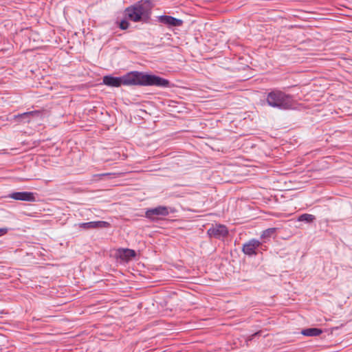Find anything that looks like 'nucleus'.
Masks as SVG:
<instances>
[{"label": "nucleus", "instance_id": "14", "mask_svg": "<svg viewBox=\"0 0 352 352\" xmlns=\"http://www.w3.org/2000/svg\"><path fill=\"white\" fill-rule=\"evenodd\" d=\"M275 232V228H269L263 232L261 238L265 239L270 237Z\"/></svg>", "mask_w": 352, "mask_h": 352}, {"label": "nucleus", "instance_id": "10", "mask_svg": "<svg viewBox=\"0 0 352 352\" xmlns=\"http://www.w3.org/2000/svg\"><path fill=\"white\" fill-rule=\"evenodd\" d=\"M160 21L163 23L170 26H180L183 23L182 20L166 15L160 16Z\"/></svg>", "mask_w": 352, "mask_h": 352}, {"label": "nucleus", "instance_id": "1", "mask_svg": "<svg viewBox=\"0 0 352 352\" xmlns=\"http://www.w3.org/2000/svg\"><path fill=\"white\" fill-rule=\"evenodd\" d=\"M123 85L156 86L168 87L170 82L160 76L140 72H131L122 76Z\"/></svg>", "mask_w": 352, "mask_h": 352}, {"label": "nucleus", "instance_id": "3", "mask_svg": "<svg viewBox=\"0 0 352 352\" xmlns=\"http://www.w3.org/2000/svg\"><path fill=\"white\" fill-rule=\"evenodd\" d=\"M126 16L131 21L138 22L141 21L142 16L144 14V8L141 4H135L133 6L126 8Z\"/></svg>", "mask_w": 352, "mask_h": 352}, {"label": "nucleus", "instance_id": "12", "mask_svg": "<svg viewBox=\"0 0 352 352\" xmlns=\"http://www.w3.org/2000/svg\"><path fill=\"white\" fill-rule=\"evenodd\" d=\"M122 254L121 256L126 259L133 258L136 256V253L134 250L130 249H124L122 250Z\"/></svg>", "mask_w": 352, "mask_h": 352}, {"label": "nucleus", "instance_id": "2", "mask_svg": "<svg viewBox=\"0 0 352 352\" xmlns=\"http://www.w3.org/2000/svg\"><path fill=\"white\" fill-rule=\"evenodd\" d=\"M266 100L267 104L272 107L287 109L293 106L291 96L278 90L269 93Z\"/></svg>", "mask_w": 352, "mask_h": 352}, {"label": "nucleus", "instance_id": "6", "mask_svg": "<svg viewBox=\"0 0 352 352\" xmlns=\"http://www.w3.org/2000/svg\"><path fill=\"white\" fill-rule=\"evenodd\" d=\"M10 197L20 201H35L34 194L31 192H16L10 195Z\"/></svg>", "mask_w": 352, "mask_h": 352}, {"label": "nucleus", "instance_id": "15", "mask_svg": "<svg viewBox=\"0 0 352 352\" xmlns=\"http://www.w3.org/2000/svg\"><path fill=\"white\" fill-rule=\"evenodd\" d=\"M34 113H36V112H34V111L25 112V113H23L22 114L18 115L16 117L17 118H28L29 116H32Z\"/></svg>", "mask_w": 352, "mask_h": 352}, {"label": "nucleus", "instance_id": "9", "mask_svg": "<svg viewBox=\"0 0 352 352\" xmlns=\"http://www.w3.org/2000/svg\"><path fill=\"white\" fill-rule=\"evenodd\" d=\"M102 82L104 85L109 87H119L122 85V76L113 77L111 76H105L103 77Z\"/></svg>", "mask_w": 352, "mask_h": 352}, {"label": "nucleus", "instance_id": "4", "mask_svg": "<svg viewBox=\"0 0 352 352\" xmlns=\"http://www.w3.org/2000/svg\"><path fill=\"white\" fill-rule=\"evenodd\" d=\"M207 233L211 237L220 238L227 236L228 230L226 226L217 224L210 228L208 230Z\"/></svg>", "mask_w": 352, "mask_h": 352}, {"label": "nucleus", "instance_id": "18", "mask_svg": "<svg viewBox=\"0 0 352 352\" xmlns=\"http://www.w3.org/2000/svg\"><path fill=\"white\" fill-rule=\"evenodd\" d=\"M111 173H102V174H100V175H98V176H107V175H110Z\"/></svg>", "mask_w": 352, "mask_h": 352}, {"label": "nucleus", "instance_id": "7", "mask_svg": "<svg viewBox=\"0 0 352 352\" xmlns=\"http://www.w3.org/2000/svg\"><path fill=\"white\" fill-rule=\"evenodd\" d=\"M168 214V208L166 206H158L157 208L148 210L146 212V216L148 218H153L155 216H166Z\"/></svg>", "mask_w": 352, "mask_h": 352}, {"label": "nucleus", "instance_id": "16", "mask_svg": "<svg viewBox=\"0 0 352 352\" xmlns=\"http://www.w3.org/2000/svg\"><path fill=\"white\" fill-rule=\"evenodd\" d=\"M129 23L126 21H122L120 23V28L126 30L129 28Z\"/></svg>", "mask_w": 352, "mask_h": 352}, {"label": "nucleus", "instance_id": "13", "mask_svg": "<svg viewBox=\"0 0 352 352\" xmlns=\"http://www.w3.org/2000/svg\"><path fill=\"white\" fill-rule=\"evenodd\" d=\"M314 219L315 217L311 214H303L298 217V221L308 223L312 222Z\"/></svg>", "mask_w": 352, "mask_h": 352}, {"label": "nucleus", "instance_id": "8", "mask_svg": "<svg viewBox=\"0 0 352 352\" xmlns=\"http://www.w3.org/2000/svg\"><path fill=\"white\" fill-rule=\"evenodd\" d=\"M79 228L84 230L95 229L98 228H107L109 226V223L106 221H91L87 223H81L78 224Z\"/></svg>", "mask_w": 352, "mask_h": 352}, {"label": "nucleus", "instance_id": "17", "mask_svg": "<svg viewBox=\"0 0 352 352\" xmlns=\"http://www.w3.org/2000/svg\"><path fill=\"white\" fill-rule=\"evenodd\" d=\"M8 228H0V236L5 235L8 232Z\"/></svg>", "mask_w": 352, "mask_h": 352}, {"label": "nucleus", "instance_id": "5", "mask_svg": "<svg viewBox=\"0 0 352 352\" xmlns=\"http://www.w3.org/2000/svg\"><path fill=\"white\" fill-rule=\"evenodd\" d=\"M261 245V243L254 239L248 241L244 243L242 251L245 254L252 256L256 254V250Z\"/></svg>", "mask_w": 352, "mask_h": 352}, {"label": "nucleus", "instance_id": "11", "mask_svg": "<svg viewBox=\"0 0 352 352\" xmlns=\"http://www.w3.org/2000/svg\"><path fill=\"white\" fill-rule=\"evenodd\" d=\"M322 333L320 329L309 328L302 331V334L305 336H318Z\"/></svg>", "mask_w": 352, "mask_h": 352}]
</instances>
